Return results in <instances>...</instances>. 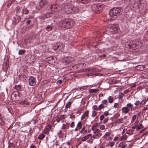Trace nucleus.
Masks as SVG:
<instances>
[{"label": "nucleus", "mask_w": 148, "mask_h": 148, "mask_svg": "<svg viewBox=\"0 0 148 148\" xmlns=\"http://www.w3.org/2000/svg\"><path fill=\"white\" fill-rule=\"evenodd\" d=\"M74 25V21L70 19L62 20L60 22L59 25L62 29H67L72 27Z\"/></svg>", "instance_id": "nucleus-1"}, {"label": "nucleus", "mask_w": 148, "mask_h": 148, "mask_svg": "<svg viewBox=\"0 0 148 148\" xmlns=\"http://www.w3.org/2000/svg\"><path fill=\"white\" fill-rule=\"evenodd\" d=\"M63 9L64 12L68 14L76 13L79 10L77 7L73 6V5L69 3L65 4Z\"/></svg>", "instance_id": "nucleus-2"}, {"label": "nucleus", "mask_w": 148, "mask_h": 148, "mask_svg": "<svg viewBox=\"0 0 148 148\" xmlns=\"http://www.w3.org/2000/svg\"><path fill=\"white\" fill-rule=\"evenodd\" d=\"M103 7V5L100 4H93L91 7L92 10L95 13L100 12L101 11Z\"/></svg>", "instance_id": "nucleus-3"}, {"label": "nucleus", "mask_w": 148, "mask_h": 148, "mask_svg": "<svg viewBox=\"0 0 148 148\" xmlns=\"http://www.w3.org/2000/svg\"><path fill=\"white\" fill-rule=\"evenodd\" d=\"M121 12V10L119 8H114L110 10L109 14L111 17L116 18Z\"/></svg>", "instance_id": "nucleus-4"}, {"label": "nucleus", "mask_w": 148, "mask_h": 148, "mask_svg": "<svg viewBox=\"0 0 148 148\" xmlns=\"http://www.w3.org/2000/svg\"><path fill=\"white\" fill-rule=\"evenodd\" d=\"M21 93L18 91L14 92L12 95V97L15 98V100L16 101H18L21 98Z\"/></svg>", "instance_id": "nucleus-5"}, {"label": "nucleus", "mask_w": 148, "mask_h": 148, "mask_svg": "<svg viewBox=\"0 0 148 148\" xmlns=\"http://www.w3.org/2000/svg\"><path fill=\"white\" fill-rule=\"evenodd\" d=\"M110 31L113 33H116L118 29L117 25L115 24H112L109 25Z\"/></svg>", "instance_id": "nucleus-6"}, {"label": "nucleus", "mask_w": 148, "mask_h": 148, "mask_svg": "<svg viewBox=\"0 0 148 148\" xmlns=\"http://www.w3.org/2000/svg\"><path fill=\"white\" fill-rule=\"evenodd\" d=\"M29 84L31 86H33L36 83V78L32 76L30 77L28 79Z\"/></svg>", "instance_id": "nucleus-7"}, {"label": "nucleus", "mask_w": 148, "mask_h": 148, "mask_svg": "<svg viewBox=\"0 0 148 148\" xmlns=\"http://www.w3.org/2000/svg\"><path fill=\"white\" fill-rule=\"evenodd\" d=\"M65 63L68 65H71L74 62V59L73 58L69 57L66 58L64 60Z\"/></svg>", "instance_id": "nucleus-8"}, {"label": "nucleus", "mask_w": 148, "mask_h": 148, "mask_svg": "<svg viewBox=\"0 0 148 148\" xmlns=\"http://www.w3.org/2000/svg\"><path fill=\"white\" fill-rule=\"evenodd\" d=\"M101 133H99L95 135H93L92 136H90L91 139L90 143H92L93 142V139L98 138L99 136H101Z\"/></svg>", "instance_id": "nucleus-9"}, {"label": "nucleus", "mask_w": 148, "mask_h": 148, "mask_svg": "<svg viewBox=\"0 0 148 148\" xmlns=\"http://www.w3.org/2000/svg\"><path fill=\"white\" fill-rule=\"evenodd\" d=\"M21 18L20 16L18 15H16L14 18V20H13V22L14 23H14L16 24L19 22L21 20Z\"/></svg>", "instance_id": "nucleus-10"}, {"label": "nucleus", "mask_w": 148, "mask_h": 148, "mask_svg": "<svg viewBox=\"0 0 148 148\" xmlns=\"http://www.w3.org/2000/svg\"><path fill=\"white\" fill-rule=\"evenodd\" d=\"M5 119L4 116H2V114H0V125L3 126L5 124Z\"/></svg>", "instance_id": "nucleus-11"}, {"label": "nucleus", "mask_w": 148, "mask_h": 148, "mask_svg": "<svg viewBox=\"0 0 148 148\" xmlns=\"http://www.w3.org/2000/svg\"><path fill=\"white\" fill-rule=\"evenodd\" d=\"M89 113V111L88 110H87L85 112L83 115L81 116V119H84L85 117H86L87 118L88 117Z\"/></svg>", "instance_id": "nucleus-12"}, {"label": "nucleus", "mask_w": 148, "mask_h": 148, "mask_svg": "<svg viewBox=\"0 0 148 148\" xmlns=\"http://www.w3.org/2000/svg\"><path fill=\"white\" fill-rule=\"evenodd\" d=\"M82 123L80 121H79L77 123L76 127L75 129V130L76 131H77L82 127Z\"/></svg>", "instance_id": "nucleus-13"}, {"label": "nucleus", "mask_w": 148, "mask_h": 148, "mask_svg": "<svg viewBox=\"0 0 148 148\" xmlns=\"http://www.w3.org/2000/svg\"><path fill=\"white\" fill-rule=\"evenodd\" d=\"M123 112L125 113H127L130 111V109L126 107H124L122 108L121 109Z\"/></svg>", "instance_id": "nucleus-14"}, {"label": "nucleus", "mask_w": 148, "mask_h": 148, "mask_svg": "<svg viewBox=\"0 0 148 148\" xmlns=\"http://www.w3.org/2000/svg\"><path fill=\"white\" fill-rule=\"evenodd\" d=\"M22 14H28L29 12V10L25 7V6L23 7L22 10Z\"/></svg>", "instance_id": "nucleus-15"}, {"label": "nucleus", "mask_w": 148, "mask_h": 148, "mask_svg": "<svg viewBox=\"0 0 148 148\" xmlns=\"http://www.w3.org/2000/svg\"><path fill=\"white\" fill-rule=\"evenodd\" d=\"M91 136V134H88L87 136L83 137L82 138L81 140L82 141L84 142L87 140Z\"/></svg>", "instance_id": "nucleus-16"}, {"label": "nucleus", "mask_w": 148, "mask_h": 148, "mask_svg": "<svg viewBox=\"0 0 148 148\" xmlns=\"http://www.w3.org/2000/svg\"><path fill=\"white\" fill-rule=\"evenodd\" d=\"M44 132H42L38 136V138L40 140H42L45 137V135L44 134Z\"/></svg>", "instance_id": "nucleus-17"}, {"label": "nucleus", "mask_w": 148, "mask_h": 148, "mask_svg": "<svg viewBox=\"0 0 148 148\" xmlns=\"http://www.w3.org/2000/svg\"><path fill=\"white\" fill-rule=\"evenodd\" d=\"M77 1L79 3L86 4L88 3L90 0H77Z\"/></svg>", "instance_id": "nucleus-18"}, {"label": "nucleus", "mask_w": 148, "mask_h": 148, "mask_svg": "<svg viewBox=\"0 0 148 148\" xmlns=\"http://www.w3.org/2000/svg\"><path fill=\"white\" fill-rule=\"evenodd\" d=\"M128 108L130 109V110L131 111L134 110L133 109V105L131 104V103H128L127 104L126 106Z\"/></svg>", "instance_id": "nucleus-19"}, {"label": "nucleus", "mask_w": 148, "mask_h": 148, "mask_svg": "<svg viewBox=\"0 0 148 148\" xmlns=\"http://www.w3.org/2000/svg\"><path fill=\"white\" fill-rule=\"evenodd\" d=\"M70 124L67 123L66 124H64L62 127V129H65L68 128L69 127Z\"/></svg>", "instance_id": "nucleus-20"}, {"label": "nucleus", "mask_w": 148, "mask_h": 148, "mask_svg": "<svg viewBox=\"0 0 148 148\" xmlns=\"http://www.w3.org/2000/svg\"><path fill=\"white\" fill-rule=\"evenodd\" d=\"M53 27L51 25H47L45 28L47 31H49L52 29Z\"/></svg>", "instance_id": "nucleus-21"}, {"label": "nucleus", "mask_w": 148, "mask_h": 148, "mask_svg": "<svg viewBox=\"0 0 148 148\" xmlns=\"http://www.w3.org/2000/svg\"><path fill=\"white\" fill-rule=\"evenodd\" d=\"M134 132V131L132 129H128L127 130V133L130 135H132L133 132Z\"/></svg>", "instance_id": "nucleus-22"}, {"label": "nucleus", "mask_w": 148, "mask_h": 148, "mask_svg": "<svg viewBox=\"0 0 148 148\" xmlns=\"http://www.w3.org/2000/svg\"><path fill=\"white\" fill-rule=\"evenodd\" d=\"M22 8V7H20V6H17L16 8V11L17 14H19L21 12V8Z\"/></svg>", "instance_id": "nucleus-23"}, {"label": "nucleus", "mask_w": 148, "mask_h": 148, "mask_svg": "<svg viewBox=\"0 0 148 148\" xmlns=\"http://www.w3.org/2000/svg\"><path fill=\"white\" fill-rule=\"evenodd\" d=\"M41 7H42L45 4V0H40V1L39 2Z\"/></svg>", "instance_id": "nucleus-24"}, {"label": "nucleus", "mask_w": 148, "mask_h": 148, "mask_svg": "<svg viewBox=\"0 0 148 148\" xmlns=\"http://www.w3.org/2000/svg\"><path fill=\"white\" fill-rule=\"evenodd\" d=\"M108 102L110 103H112L113 101V97L111 96H109L108 97Z\"/></svg>", "instance_id": "nucleus-25"}, {"label": "nucleus", "mask_w": 148, "mask_h": 148, "mask_svg": "<svg viewBox=\"0 0 148 148\" xmlns=\"http://www.w3.org/2000/svg\"><path fill=\"white\" fill-rule=\"evenodd\" d=\"M123 118L118 119L115 121V123H121L123 122Z\"/></svg>", "instance_id": "nucleus-26"}, {"label": "nucleus", "mask_w": 148, "mask_h": 148, "mask_svg": "<svg viewBox=\"0 0 148 148\" xmlns=\"http://www.w3.org/2000/svg\"><path fill=\"white\" fill-rule=\"evenodd\" d=\"M124 95L122 93H120L119 94V97H118V98L119 99L121 100V101H122V98L124 97Z\"/></svg>", "instance_id": "nucleus-27"}, {"label": "nucleus", "mask_w": 148, "mask_h": 148, "mask_svg": "<svg viewBox=\"0 0 148 148\" xmlns=\"http://www.w3.org/2000/svg\"><path fill=\"white\" fill-rule=\"evenodd\" d=\"M101 132V131L99 129H96L94 131V132H93V133L94 134H99V133H101L100 132Z\"/></svg>", "instance_id": "nucleus-28"}, {"label": "nucleus", "mask_w": 148, "mask_h": 148, "mask_svg": "<svg viewBox=\"0 0 148 148\" xmlns=\"http://www.w3.org/2000/svg\"><path fill=\"white\" fill-rule=\"evenodd\" d=\"M139 67V70H143L144 69H147V68H145V66L143 65H140L138 66V68Z\"/></svg>", "instance_id": "nucleus-29"}, {"label": "nucleus", "mask_w": 148, "mask_h": 148, "mask_svg": "<svg viewBox=\"0 0 148 148\" xmlns=\"http://www.w3.org/2000/svg\"><path fill=\"white\" fill-rule=\"evenodd\" d=\"M25 50L21 49L19 51L18 54L19 55H23L25 53Z\"/></svg>", "instance_id": "nucleus-30"}, {"label": "nucleus", "mask_w": 148, "mask_h": 148, "mask_svg": "<svg viewBox=\"0 0 148 148\" xmlns=\"http://www.w3.org/2000/svg\"><path fill=\"white\" fill-rule=\"evenodd\" d=\"M71 102H68L67 103V104L66 105V106H65V108H69L70 107V106H71Z\"/></svg>", "instance_id": "nucleus-31"}, {"label": "nucleus", "mask_w": 148, "mask_h": 148, "mask_svg": "<svg viewBox=\"0 0 148 148\" xmlns=\"http://www.w3.org/2000/svg\"><path fill=\"white\" fill-rule=\"evenodd\" d=\"M97 112L95 111H93L92 112V114L91 115L92 117H95L97 114Z\"/></svg>", "instance_id": "nucleus-32"}, {"label": "nucleus", "mask_w": 148, "mask_h": 148, "mask_svg": "<svg viewBox=\"0 0 148 148\" xmlns=\"http://www.w3.org/2000/svg\"><path fill=\"white\" fill-rule=\"evenodd\" d=\"M98 90L97 89H92L90 90L89 91L90 93H93L97 91Z\"/></svg>", "instance_id": "nucleus-33"}, {"label": "nucleus", "mask_w": 148, "mask_h": 148, "mask_svg": "<svg viewBox=\"0 0 148 148\" xmlns=\"http://www.w3.org/2000/svg\"><path fill=\"white\" fill-rule=\"evenodd\" d=\"M66 117L65 115H61L60 117H59V119H60V120H62L63 119H64Z\"/></svg>", "instance_id": "nucleus-34"}, {"label": "nucleus", "mask_w": 148, "mask_h": 148, "mask_svg": "<svg viewBox=\"0 0 148 148\" xmlns=\"http://www.w3.org/2000/svg\"><path fill=\"white\" fill-rule=\"evenodd\" d=\"M36 8L37 9L40 10V9L41 8H42V7H41V5H40L39 3H38L37 4L36 6Z\"/></svg>", "instance_id": "nucleus-35"}, {"label": "nucleus", "mask_w": 148, "mask_h": 148, "mask_svg": "<svg viewBox=\"0 0 148 148\" xmlns=\"http://www.w3.org/2000/svg\"><path fill=\"white\" fill-rule=\"evenodd\" d=\"M51 16H52V14L51 13H48L46 14L45 15V17L46 18H49V17H51Z\"/></svg>", "instance_id": "nucleus-36"}, {"label": "nucleus", "mask_w": 148, "mask_h": 148, "mask_svg": "<svg viewBox=\"0 0 148 148\" xmlns=\"http://www.w3.org/2000/svg\"><path fill=\"white\" fill-rule=\"evenodd\" d=\"M9 148H15V145L12 143H10L9 145Z\"/></svg>", "instance_id": "nucleus-37"}, {"label": "nucleus", "mask_w": 148, "mask_h": 148, "mask_svg": "<svg viewBox=\"0 0 148 148\" xmlns=\"http://www.w3.org/2000/svg\"><path fill=\"white\" fill-rule=\"evenodd\" d=\"M143 127H144L143 126V125L142 124H140L138 125V127L136 128V130H138Z\"/></svg>", "instance_id": "nucleus-38"}, {"label": "nucleus", "mask_w": 148, "mask_h": 148, "mask_svg": "<svg viewBox=\"0 0 148 148\" xmlns=\"http://www.w3.org/2000/svg\"><path fill=\"white\" fill-rule=\"evenodd\" d=\"M15 88L17 90H20L21 88V86L20 85H15L14 86Z\"/></svg>", "instance_id": "nucleus-39"}, {"label": "nucleus", "mask_w": 148, "mask_h": 148, "mask_svg": "<svg viewBox=\"0 0 148 148\" xmlns=\"http://www.w3.org/2000/svg\"><path fill=\"white\" fill-rule=\"evenodd\" d=\"M142 103V101H137L134 103V104L137 106L138 105H140Z\"/></svg>", "instance_id": "nucleus-40"}, {"label": "nucleus", "mask_w": 148, "mask_h": 148, "mask_svg": "<svg viewBox=\"0 0 148 148\" xmlns=\"http://www.w3.org/2000/svg\"><path fill=\"white\" fill-rule=\"evenodd\" d=\"M92 109L94 110L98 111V108L97 107V106L96 105H94L92 107Z\"/></svg>", "instance_id": "nucleus-41"}, {"label": "nucleus", "mask_w": 148, "mask_h": 148, "mask_svg": "<svg viewBox=\"0 0 148 148\" xmlns=\"http://www.w3.org/2000/svg\"><path fill=\"white\" fill-rule=\"evenodd\" d=\"M104 108V106L103 104H100L98 107V110H100L102 109L103 108Z\"/></svg>", "instance_id": "nucleus-42"}, {"label": "nucleus", "mask_w": 148, "mask_h": 148, "mask_svg": "<svg viewBox=\"0 0 148 148\" xmlns=\"http://www.w3.org/2000/svg\"><path fill=\"white\" fill-rule=\"evenodd\" d=\"M87 71L88 72H94L95 71V69L94 68L92 69H88L87 70Z\"/></svg>", "instance_id": "nucleus-43"}, {"label": "nucleus", "mask_w": 148, "mask_h": 148, "mask_svg": "<svg viewBox=\"0 0 148 148\" xmlns=\"http://www.w3.org/2000/svg\"><path fill=\"white\" fill-rule=\"evenodd\" d=\"M102 103L105 105H108V101L106 100H104L102 101Z\"/></svg>", "instance_id": "nucleus-44"}, {"label": "nucleus", "mask_w": 148, "mask_h": 148, "mask_svg": "<svg viewBox=\"0 0 148 148\" xmlns=\"http://www.w3.org/2000/svg\"><path fill=\"white\" fill-rule=\"evenodd\" d=\"M127 136L126 135H124L122 136L121 137V139L122 140H125L127 138Z\"/></svg>", "instance_id": "nucleus-45"}, {"label": "nucleus", "mask_w": 148, "mask_h": 148, "mask_svg": "<svg viewBox=\"0 0 148 148\" xmlns=\"http://www.w3.org/2000/svg\"><path fill=\"white\" fill-rule=\"evenodd\" d=\"M71 144L70 142L69 141H67L66 143V145L65 146L66 147H69V148H70V145Z\"/></svg>", "instance_id": "nucleus-46"}, {"label": "nucleus", "mask_w": 148, "mask_h": 148, "mask_svg": "<svg viewBox=\"0 0 148 148\" xmlns=\"http://www.w3.org/2000/svg\"><path fill=\"white\" fill-rule=\"evenodd\" d=\"M75 126V122L74 121H73L71 123V124L70 127L71 128H73Z\"/></svg>", "instance_id": "nucleus-47"}, {"label": "nucleus", "mask_w": 148, "mask_h": 148, "mask_svg": "<svg viewBox=\"0 0 148 148\" xmlns=\"http://www.w3.org/2000/svg\"><path fill=\"white\" fill-rule=\"evenodd\" d=\"M109 114V112L108 111H105L104 112L103 115L105 116H108Z\"/></svg>", "instance_id": "nucleus-48"}, {"label": "nucleus", "mask_w": 148, "mask_h": 148, "mask_svg": "<svg viewBox=\"0 0 148 148\" xmlns=\"http://www.w3.org/2000/svg\"><path fill=\"white\" fill-rule=\"evenodd\" d=\"M50 8H54L56 9H57V7H56V5H51V7H50Z\"/></svg>", "instance_id": "nucleus-49"}, {"label": "nucleus", "mask_w": 148, "mask_h": 148, "mask_svg": "<svg viewBox=\"0 0 148 148\" xmlns=\"http://www.w3.org/2000/svg\"><path fill=\"white\" fill-rule=\"evenodd\" d=\"M62 80H59L56 83L58 84H60L62 83Z\"/></svg>", "instance_id": "nucleus-50"}, {"label": "nucleus", "mask_w": 148, "mask_h": 148, "mask_svg": "<svg viewBox=\"0 0 148 148\" xmlns=\"http://www.w3.org/2000/svg\"><path fill=\"white\" fill-rule=\"evenodd\" d=\"M108 118L107 117L106 118H105L104 120L103 121V123H105L107 122L108 121Z\"/></svg>", "instance_id": "nucleus-51"}, {"label": "nucleus", "mask_w": 148, "mask_h": 148, "mask_svg": "<svg viewBox=\"0 0 148 148\" xmlns=\"http://www.w3.org/2000/svg\"><path fill=\"white\" fill-rule=\"evenodd\" d=\"M54 60V58L53 57H51L47 59V60L48 61H50L51 60Z\"/></svg>", "instance_id": "nucleus-52"}, {"label": "nucleus", "mask_w": 148, "mask_h": 148, "mask_svg": "<svg viewBox=\"0 0 148 148\" xmlns=\"http://www.w3.org/2000/svg\"><path fill=\"white\" fill-rule=\"evenodd\" d=\"M104 118V116L103 115H101L100 117H99V119L101 121H102Z\"/></svg>", "instance_id": "nucleus-53"}, {"label": "nucleus", "mask_w": 148, "mask_h": 148, "mask_svg": "<svg viewBox=\"0 0 148 148\" xmlns=\"http://www.w3.org/2000/svg\"><path fill=\"white\" fill-rule=\"evenodd\" d=\"M136 118V115L135 114L134 115L132 116V121H134L135 120Z\"/></svg>", "instance_id": "nucleus-54"}, {"label": "nucleus", "mask_w": 148, "mask_h": 148, "mask_svg": "<svg viewBox=\"0 0 148 148\" xmlns=\"http://www.w3.org/2000/svg\"><path fill=\"white\" fill-rule=\"evenodd\" d=\"M119 106V104L117 103H115L114 104V107L116 108L118 107Z\"/></svg>", "instance_id": "nucleus-55"}, {"label": "nucleus", "mask_w": 148, "mask_h": 148, "mask_svg": "<svg viewBox=\"0 0 148 148\" xmlns=\"http://www.w3.org/2000/svg\"><path fill=\"white\" fill-rule=\"evenodd\" d=\"M100 128L101 130H103L105 129V126L103 125H101L100 127Z\"/></svg>", "instance_id": "nucleus-56"}, {"label": "nucleus", "mask_w": 148, "mask_h": 148, "mask_svg": "<svg viewBox=\"0 0 148 148\" xmlns=\"http://www.w3.org/2000/svg\"><path fill=\"white\" fill-rule=\"evenodd\" d=\"M96 129V125H94L92 127V130L94 131Z\"/></svg>", "instance_id": "nucleus-57"}, {"label": "nucleus", "mask_w": 148, "mask_h": 148, "mask_svg": "<svg viewBox=\"0 0 148 148\" xmlns=\"http://www.w3.org/2000/svg\"><path fill=\"white\" fill-rule=\"evenodd\" d=\"M127 146V144H124L123 145L121 148H125Z\"/></svg>", "instance_id": "nucleus-58"}, {"label": "nucleus", "mask_w": 148, "mask_h": 148, "mask_svg": "<svg viewBox=\"0 0 148 148\" xmlns=\"http://www.w3.org/2000/svg\"><path fill=\"white\" fill-rule=\"evenodd\" d=\"M70 118L71 119H75V116L74 115H72V114H70Z\"/></svg>", "instance_id": "nucleus-59"}, {"label": "nucleus", "mask_w": 148, "mask_h": 148, "mask_svg": "<svg viewBox=\"0 0 148 148\" xmlns=\"http://www.w3.org/2000/svg\"><path fill=\"white\" fill-rule=\"evenodd\" d=\"M85 129V127H83L82 129H81V130L80 131V132L81 133H82L84 131V130Z\"/></svg>", "instance_id": "nucleus-60"}, {"label": "nucleus", "mask_w": 148, "mask_h": 148, "mask_svg": "<svg viewBox=\"0 0 148 148\" xmlns=\"http://www.w3.org/2000/svg\"><path fill=\"white\" fill-rule=\"evenodd\" d=\"M110 135V133L109 132H106L104 135V136H109Z\"/></svg>", "instance_id": "nucleus-61"}, {"label": "nucleus", "mask_w": 148, "mask_h": 148, "mask_svg": "<svg viewBox=\"0 0 148 148\" xmlns=\"http://www.w3.org/2000/svg\"><path fill=\"white\" fill-rule=\"evenodd\" d=\"M146 130V128H145L144 129H143L142 130H141L140 131V132L141 133H142L143 132H144V131H145Z\"/></svg>", "instance_id": "nucleus-62"}, {"label": "nucleus", "mask_w": 148, "mask_h": 148, "mask_svg": "<svg viewBox=\"0 0 148 148\" xmlns=\"http://www.w3.org/2000/svg\"><path fill=\"white\" fill-rule=\"evenodd\" d=\"M123 142H121L119 145V147H120L121 146H122L123 145Z\"/></svg>", "instance_id": "nucleus-63"}, {"label": "nucleus", "mask_w": 148, "mask_h": 148, "mask_svg": "<svg viewBox=\"0 0 148 148\" xmlns=\"http://www.w3.org/2000/svg\"><path fill=\"white\" fill-rule=\"evenodd\" d=\"M30 148H36V146L35 145H32L30 146Z\"/></svg>", "instance_id": "nucleus-64"}]
</instances>
